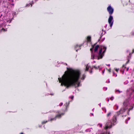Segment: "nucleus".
Segmentation results:
<instances>
[{
  "mask_svg": "<svg viewBox=\"0 0 134 134\" xmlns=\"http://www.w3.org/2000/svg\"><path fill=\"white\" fill-rule=\"evenodd\" d=\"M127 95L130 96V98L124 101L123 107L120 109L119 111L116 113L111 120H108L105 125V128L106 129L111 128L116 124V116H117L120 114L122 113L125 111L126 109H128L129 111L132 109L133 105H134V84L131 88L127 90Z\"/></svg>",
  "mask_w": 134,
  "mask_h": 134,
  "instance_id": "f257e3e1",
  "label": "nucleus"
},
{
  "mask_svg": "<svg viewBox=\"0 0 134 134\" xmlns=\"http://www.w3.org/2000/svg\"><path fill=\"white\" fill-rule=\"evenodd\" d=\"M85 77V75L83 74L81 75V73L79 70H73L69 72L67 71L65 72V74L62 78H58L60 82L61 83V86L64 85L67 87L75 85L78 81L83 80Z\"/></svg>",
  "mask_w": 134,
  "mask_h": 134,
  "instance_id": "f03ea898",
  "label": "nucleus"
},
{
  "mask_svg": "<svg viewBox=\"0 0 134 134\" xmlns=\"http://www.w3.org/2000/svg\"><path fill=\"white\" fill-rule=\"evenodd\" d=\"M107 49L106 47L104 46H92L90 49L91 52V59L99 60L102 59L104 55V53Z\"/></svg>",
  "mask_w": 134,
  "mask_h": 134,
  "instance_id": "7ed1b4c3",
  "label": "nucleus"
},
{
  "mask_svg": "<svg viewBox=\"0 0 134 134\" xmlns=\"http://www.w3.org/2000/svg\"><path fill=\"white\" fill-rule=\"evenodd\" d=\"M69 104V103H66V105L65 106V110H63V113H62L60 111H58V114L56 115L55 117L53 118H49V120L48 121H44L42 122V124H45L48 121H53L55 120H56V118H61V116L63 115L64 114L65 112L67 110V106H68Z\"/></svg>",
  "mask_w": 134,
  "mask_h": 134,
  "instance_id": "20e7f679",
  "label": "nucleus"
},
{
  "mask_svg": "<svg viewBox=\"0 0 134 134\" xmlns=\"http://www.w3.org/2000/svg\"><path fill=\"white\" fill-rule=\"evenodd\" d=\"M107 10L109 14L110 15L108 19V22L110 25L111 28L113 24L114 20L113 16L111 15L113 13L114 9L111 7V6L110 5L108 7Z\"/></svg>",
  "mask_w": 134,
  "mask_h": 134,
  "instance_id": "39448f33",
  "label": "nucleus"
},
{
  "mask_svg": "<svg viewBox=\"0 0 134 134\" xmlns=\"http://www.w3.org/2000/svg\"><path fill=\"white\" fill-rule=\"evenodd\" d=\"M72 131L70 130L67 131L66 133L63 131L53 132H51L50 134H72Z\"/></svg>",
  "mask_w": 134,
  "mask_h": 134,
  "instance_id": "423d86ee",
  "label": "nucleus"
},
{
  "mask_svg": "<svg viewBox=\"0 0 134 134\" xmlns=\"http://www.w3.org/2000/svg\"><path fill=\"white\" fill-rule=\"evenodd\" d=\"M5 27V25L4 23L0 25V31H6L7 30L4 29V28Z\"/></svg>",
  "mask_w": 134,
  "mask_h": 134,
  "instance_id": "0eeeda50",
  "label": "nucleus"
},
{
  "mask_svg": "<svg viewBox=\"0 0 134 134\" xmlns=\"http://www.w3.org/2000/svg\"><path fill=\"white\" fill-rule=\"evenodd\" d=\"M93 69V68H92L91 66H90L89 65V64H88L86 66V69L85 70V71H87L88 70H90V73H92V71L91 70Z\"/></svg>",
  "mask_w": 134,
  "mask_h": 134,
  "instance_id": "6e6552de",
  "label": "nucleus"
},
{
  "mask_svg": "<svg viewBox=\"0 0 134 134\" xmlns=\"http://www.w3.org/2000/svg\"><path fill=\"white\" fill-rule=\"evenodd\" d=\"M82 45V44L80 45H76L75 46V50H76V51H77V50L79 49H81L80 47Z\"/></svg>",
  "mask_w": 134,
  "mask_h": 134,
  "instance_id": "1a4fd4ad",
  "label": "nucleus"
},
{
  "mask_svg": "<svg viewBox=\"0 0 134 134\" xmlns=\"http://www.w3.org/2000/svg\"><path fill=\"white\" fill-rule=\"evenodd\" d=\"M93 131V129L92 128L88 129L85 130V131L87 132H92Z\"/></svg>",
  "mask_w": 134,
  "mask_h": 134,
  "instance_id": "9d476101",
  "label": "nucleus"
},
{
  "mask_svg": "<svg viewBox=\"0 0 134 134\" xmlns=\"http://www.w3.org/2000/svg\"><path fill=\"white\" fill-rule=\"evenodd\" d=\"M91 37L90 36H88L87 38V41L88 42H90L91 40Z\"/></svg>",
  "mask_w": 134,
  "mask_h": 134,
  "instance_id": "9b49d317",
  "label": "nucleus"
},
{
  "mask_svg": "<svg viewBox=\"0 0 134 134\" xmlns=\"http://www.w3.org/2000/svg\"><path fill=\"white\" fill-rule=\"evenodd\" d=\"M118 106L117 104H116L114 107V108L115 110L117 109H118Z\"/></svg>",
  "mask_w": 134,
  "mask_h": 134,
  "instance_id": "f8f14e48",
  "label": "nucleus"
},
{
  "mask_svg": "<svg viewBox=\"0 0 134 134\" xmlns=\"http://www.w3.org/2000/svg\"><path fill=\"white\" fill-rule=\"evenodd\" d=\"M111 114V112H110L108 113L107 114V118H109L110 117Z\"/></svg>",
  "mask_w": 134,
  "mask_h": 134,
  "instance_id": "ddd939ff",
  "label": "nucleus"
},
{
  "mask_svg": "<svg viewBox=\"0 0 134 134\" xmlns=\"http://www.w3.org/2000/svg\"><path fill=\"white\" fill-rule=\"evenodd\" d=\"M33 1H32V3H30L29 4H27L26 5V7H27V6L29 7L30 5H31V7H32V4L34 3H33Z\"/></svg>",
  "mask_w": 134,
  "mask_h": 134,
  "instance_id": "4468645a",
  "label": "nucleus"
},
{
  "mask_svg": "<svg viewBox=\"0 0 134 134\" xmlns=\"http://www.w3.org/2000/svg\"><path fill=\"white\" fill-rule=\"evenodd\" d=\"M125 68V67L123 66L122 67V69L121 70V71H122V74H124V69Z\"/></svg>",
  "mask_w": 134,
  "mask_h": 134,
  "instance_id": "2eb2a0df",
  "label": "nucleus"
},
{
  "mask_svg": "<svg viewBox=\"0 0 134 134\" xmlns=\"http://www.w3.org/2000/svg\"><path fill=\"white\" fill-rule=\"evenodd\" d=\"M113 76L114 77H116L117 76V74H116L115 73L114 71H113Z\"/></svg>",
  "mask_w": 134,
  "mask_h": 134,
  "instance_id": "dca6fc26",
  "label": "nucleus"
},
{
  "mask_svg": "<svg viewBox=\"0 0 134 134\" xmlns=\"http://www.w3.org/2000/svg\"><path fill=\"white\" fill-rule=\"evenodd\" d=\"M99 67H100L99 66H94L93 67L95 69H98L99 68Z\"/></svg>",
  "mask_w": 134,
  "mask_h": 134,
  "instance_id": "f3484780",
  "label": "nucleus"
},
{
  "mask_svg": "<svg viewBox=\"0 0 134 134\" xmlns=\"http://www.w3.org/2000/svg\"><path fill=\"white\" fill-rule=\"evenodd\" d=\"M102 110L105 113L106 112V110L105 108L104 107H103L102 108Z\"/></svg>",
  "mask_w": 134,
  "mask_h": 134,
  "instance_id": "a211bd4d",
  "label": "nucleus"
},
{
  "mask_svg": "<svg viewBox=\"0 0 134 134\" xmlns=\"http://www.w3.org/2000/svg\"><path fill=\"white\" fill-rule=\"evenodd\" d=\"M115 91L116 93H117L118 92L119 93L122 92V91H120L119 90H116Z\"/></svg>",
  "mask_w": 134,
  "mask_h": 134,
  "instance_id": "6ab92c4d",
  "label": "nucleus"
},
{
  "mask_svg": "<svg viewBox=\"0 0 134 134\" xmlns=\"http://www.w3.org/2000/svg\"><path fill=\"white\" fill-rule=\"evenodd\" d=\"M80 82H78L77 85V86H76V87H79V86H80Z\"/></svg>",
  "mask_w": 134,
  "mask_h": 134,
  "instance_id": "aec40b11",
  "label": "nucleus"
},
{
  "mask_svg": "<svg viewBox=\"0 0 134 134\" xmlns=\"http://www.w3.org/2000/svg\"><path fill=\"white\" fill-rule=\"evenodd\" d=\"M102 126V125L101 124H98V126L99 127H101Z\"/></svg>",
  "mask_w": 134,
  "mask_h": 134,
  "instance_id": "412c9836",
  "label": "nucleus"
},
{
  "mask_svg": "<svg viewBox=\"0 0 134 134\" xmlns=\"http://www.w3.org/2000/svg\"><path fill=\"white\" fill-rule=\"evenodd\" d=\"M107 87H104V88H103V90H104V91H105L106 90H107Z\"/></svg>",
  "mask_w": 134,
  "mask_h": 134,
  "instance_id": "4be33fe9",
  "label": "nucleus"
},
{
  "mask_svg": "<svg viewBox=\"0 0 134 134\" xmlns=\"http://www.w3.org/2000/svg\"><path fill=\"white\" fill-rule=\"evenodd\" d=\"M101 134H110V133H107V132L104 133H102Z\"/></svg>",
  "mask_w": 134,
  "mask_h": 134,
  "instance_id": "5701e85b",
  "label": "nucleus"
},
{
  "mask_svg": "<svg viewBox=\"0 0 134 134\" xmlns=\"http://www.w3.org/2000/svg\"><path fill=\"white\" fill-rule=\"evenodd\" d=\"M110 99L111 100H113L114 99V97H111L110 98Z\"/></svg>",
  "mask_w": 134,
  "mask_h": 134,
  "instance_id": "b1692460",
  "label": "nucleus"
},
{
  "mask_svg": "<svg viewBox=\"0 0 134 134\" xmlns=\"http://www.w3.org/2000/svg\"><path fill=\"white\" fill-rule=\"evenodd\" d=\"M128 81H126L125 82H124V84L126 85V84H127L128 83Z\"/></svg>",
  "mask_w": 134,
  "mask_h": 134,
  "instance_id": "393cba45",
  "label": "nucleus"
},
{
  "mask_svg": "<svg viewBox=\"0 0 134 134\" xmlns=\"http://www.w3.org/2000/svg\"><path fill=\"white\" fill-rule=\"evenodd\" d=\"M69 98H70L71 99H73L74 96H71L69 97Z\"/></svg>",
  "mask_w": 134,
  "mask_h": 134,
  "instance_id": "a878e982",
  "label": "nucleus"
},
{
  "mask_svg": "<svg viewBox=\"0 0 134 134\" xmlns=\"http://www.w3.org/2000/svg\"><path fill=\"white\" fill-rule=\"evenodd\" d=\"M115 69V70L116 71V72H118V71L119 70V69Z\"/></svg>",
  "mask_w": 134,
  "mask_h": 134,
  "instance_id": "bb28decb",
  "label": "nucleus"
},
{
  "mask_svg": "<svg viewBox=\"0 0 134 134\" xmlns=\"http://www.w3.org/2000/svg\"><path fill=\"white\" fill-rule=\"evenodd\" d=\"M108 71L109 72H111V69L110 68L109 69H107Z\"/></svg>",
  "mask_w": 134,
  "mask_h": 134,
  "instance_id": "cd10ccee",
  "label": "nucleus"
},
{
  "mask_svg": "<svg viewBox=\"0 0 134 134\" xmlns=\"http://www.w3.org/2000/svg\"><path fill=\"white\" fill-rule=\"evenodd\" d=\"M63 104V103H60L59 104V105L60 106H61V105H62Z\"/></svg>",
  "mask_w": 134,
  "mask_h": 134,
  "instance_id": "c85d7f7f",
  "label": "nucleus"
},
{
  "mask_svg": "<svg viewBox=\"0 0 134 134\" xmlns=\"http://www.w3.org/2000/svg\"><path fill=\"white\" fill-rule=\"evenodd\" d=\"M106 100L107 101H108V102L109 101V99L108 98H106Z\"/></svg>",
  "mask_w": 134,
  "mask_h": 134,
  "instance_id": "c756f323",
  "label": "nucleus"
},
{
  "mask_svg": "<svg viewBox=\"0 0 134 134\" xmlns=\"http://www.w3.org/2000/svg\"><path fill=\"white\" fill-rule=\"evenodd\" d=\"M104 71H102V74H103L104 73Z\"/></svg>",
  "mask_w": 134,
  "mask_h": 134,
  "instance_id": "7c9ffc66",
  "label": "nucleus"
},
{
  "mask_svg": "<svg viewBox=\"0 0 134 134\" xmlns=\"http://www.w3.org/2000/svg\"><path fill=\"white\" fill-rule=\"evenodd\" d=\"M107 65L109 66H110V65L109 64Z\"/></svg>",
  "mask_w": 134,
  "mask_h": 134,
  "instance_id": "2f4dec72",
  "label": "nucleus"
},
{
  "mask_svg": "<svg viewBox=\"0 0 134 134\" xmlns=\"http://www.w3.org/2000/svg\"><path fill=\"white\" fill-rule=\"evenodd\" d=\"M98 105L100 106V107L101 106V103H99V104H98Z\"/></svg>",
  "mask_w": 134,
  "mask_h": 134,
  "instance_id": "473e14b6",
  "label": "nucleus"
},
{
  "mask_svg": "<svg viewBox=\"0 0 134 134\" xmlns=\"http://www.w3.org/2000/svg\"><path fill=\"white\" fill-rule=\"evenodd\" d=\"M11 5H12V6H13L14 5V4H13V3H12V4H11Z\"/></svg>",
  "mask_w": 134,
  "mask_h": 134,
  "instance_id": "72a5a7b5",
  "label": "nucleus"
},
{
  "mask_svg": "<svg viewBox=\"0 0 134 134\" xmlns=\"http://www.w3.org/2000/svg\"><path fill=\"white\" fill-rule=\"evenodd\" d=\"M126 120H126L125 121V123H126V124H127V121H126Z\"/></svg>",
  "mask_w": 134,
  "mask_h": 134,
  "instance_id": "f704fd0d",
  "label": "nucleus"
},
{
  "mask_svg": "<svg viewBox=\"0 0 134 134\" xmlns=\"http://www.w3.org/2000/svg\"><path fill=\"white\" fill-rule=\"evenodd\" d=\"M128 120H129L130 119V118L129 117L128 118Z\"/></svg>",
  "mask_w": 134,
  "mask_h": 134,
  "instance_id": "c9c22d12",
  "label": "nucleus"
},
{
  "mask_svg": "<svg viewBox=\"0 0 134 134\" xmlns=\"http://www.w3.org/2000/svg\"><path fill=\"white\" fill-rule=\"evenodd\" d=\"M128 70H129V68H127V70H126L127 71H128Z\"/></svg>",
  "mask_w": 134,
  "mask_h": 134,
  "instance_id": "e433bc0d",
  "label": "nucleus"
},
{
  "mask_svg": "<svg viewBox=\"0 0 134 134\" xmlns=\"http://www.w3.org/2000/svg\"><path fill=\"white\" fill-rule=\"evenodd\" d=\"M20 134H24L23 133H21Z\"/></svg>",
  "mask_w": 134,
  "mask_h": 134,
  "instance_id": "4c0bfd02",
  "label": "nucleus"
},
{
  "mask_svg": "<svg viewBox=\"0 0 134 134\" xmlns=\"http://www.w3.org/2000/svg\"><path fill=\"white\" fill-rule=\"evenodd\" d=\"M35 1H37V0H35Z\"/></svg>",
  "mask_w": 134,
  "mask_h": 134,
  "instance_id": "58836bf2",
  "label": "nucleus"
},
{
  "mask_svg": "<svg viewBox=\"0 0 134 134\" xmlns=\"http://www.w3.org/2000/svg\"><path fill=\"white\" fill-rule=\"evenodd\" d=\"M107 25H106V26H105V27H107Z\"/></svg>",
  "mask_w": 134,
  "mask_h": 134,
  "instance_id": "ea45409f",
  "label": "nucleus"
},
{
  "mask_svg": "<svg viewBox=\"0 0 134 134\" xmlns=\"http://www.w3.org/2000/svg\"><path fill=\"white\" fill-rule=\"evenodd\" d=\"M102 34H103V33H102V34H101V35H103Z\"/></svg>",
  "mask_w": 134,
  "mask_h": 134,
  "instance_id": "a19ab883",
  "label": "nucleus"
},
{
  "mask_svg": "<svg viewBox=\"0 0 134 134\" xmlns=\"http://www.w3.org/2000/svg\"><path fill=\"white\" fill-rule=\"evenodd\" d=\"M110 82V81L109 80V82H108V83H109Z\"/></svg>",
  "mask_w": 134,
  "mask_h": 134,
  "instance_id": "79ce46f5",
  "label": "nucleus"
},
{
  "mask_svg": "<svg viewBox=\"0 0 134 134\" xmlns=\"http://www.w3.org/2000/svg\"><path fill=\"white\" fill-rule=\"evenodd\" d=\"M134 50H133V52H134Z\"/></svg>",
  "mask_w": 134,
  "mask_h": 134,
  "instance_id": "37998d69",
  "label": "nucleus"
},
{
  "mask_svg": "<svg viewBox=\"0 0 134 134\" xmlns=\"http://www.w3.org/2000/svg\"><path fill=\"white\" fill-rule=\"evenodd\" d=\"M104 32H104V34L105 33V31H104Z\"/></svg>",
  "mask_w": 134,
  "mask_h": 134,
  "instance_id": "c03bdc74",
  "label": "nucleus"
},
{
  "mask_svg": "<svg viewBox=\"0 0 134 134\" xmlns=\"http://www.w3.org/2000/svg\"><path fill=\"white\" fill-rule=\"evenodd\" d=\"M102 31H103V29L102 30Z\"/></svg>",
  "mask_w": 134,
  "mask_h": 134,
  "instance_id": "a18cd8bd",
  "label": "nucleus"
},
{
  "mask_svg": "<svg viewBox=\"0 0 134 134\" xmlns=\"http://www.w3.org/2000/svg\"><path fill=\"white\" fill-rule=\"evenodd\" d=\"M66 65H67V64H66Z\"/></svg>",
  "mask_w": 134,
  "mask_h": 134,
  "instance_id": "49530a36",
  "label": "nucleus"
},
{
  "mask_svg": "<svg viewBox=\"0 0 134 134\" xmlns=\"http://www.w3.org/2000/svg\"><path fill=\"white\" fill-rule=\"evenodd\" d=\"M94 62H95V61H94Z\"/></svg>",
  "mask_w": 134,
  "mask_h": 134,
  "instance_id": "de8ad7c7",
  "label": "nucleus"
},
{
  "mask_svg": "<svg viewBox=\"0 0 134 134\" xmlns=\"http://www.w3.org/2000/svg\"><path fill=\"white\" fill-rule=\"evenodd\" d=\"M92 134H93V133H92Z\"/></svg>",
  "mask_w": 134,
  "mask_h": 134,
  "instance_id": "09e8293b",
  "label": "nucleus"
}]
</instances>
